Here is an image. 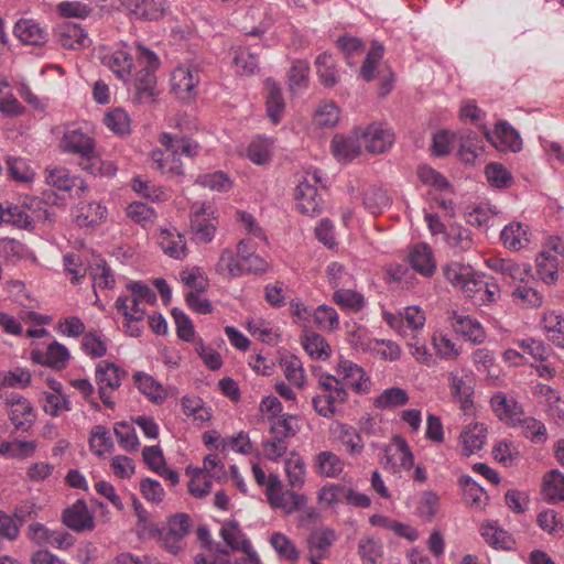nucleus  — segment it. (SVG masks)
Masks as SVG:
<instances>
[{
	"instance_id": "obj_5",
	"label": "nucleus",
	"mask_w": 564,
	"mask_h": 564,
	"mask_svg": "<svg viewBox=\"0 0 564 564\" xmlns=\"http://www.w3.org/2000/svg\"><path fill=\"white\" fill-rule=\"evenodd\" d=\"M321 183V174L317 170L307 171L299 180L295 188V198L299 210L302 214L313 216L322 209V198L316 185Z\"/></svg>"
},
{
	"instance_id": "obj_63",
	"label": "nucleus",
	"mask_w": 564,
	"mask_h": 564,
	"mask_svg": "<svg viewBox=\"0 0 564 564\" xmlns=\"http://www.w3.org/2000/svg\"><path fill=\"white\" fill-rule=\"evenodd\" d=\"M7 167L9 175L19 182H31L35 175L34 170L29 164L28 160L18 156L7 158Z\"/></svg>"
},
{
	"instance_id": "obj_32",
	"label": "nucleus",
	"mask_w": 564,
	"mask_h": 564,
	"mask_svg": "<svg viewBox=\"0 0 564 564\" xmlns=\"http://www.w3.org/2000/svg\"><path fill=\"white\" fill-rule=\"evenodd\" d=\"M63 522L72 530L85 531L94 528V520L84 501L78 500L63 513Z\"/></svg>"
},
{
	"instance_id": "obj_31",
	"label": "nucleus",
	"mask_w": 564,
	"mask_h": 564,
	"mask_svg": "<svg viewBox=\"0 0 564 564\" xmlns=\"http://www.w3.org/2000/svg\"><path fill=\"white\" fill-rule=\"evenodd\" d=\"M337 538L335 530L330 528L313 530L307 538L308 554H314L315 557H327Z\"/></svg>"
},
{
	"instance_id": "obj_6",
	"label": "nucleus",
	"mask_w": 564,
	"mask_h": 564,
	"mask_svg": "<svg viewBox=\"0 0 564 564\" xmlns=\"http://www.w3.org/2000/svg\"><path fill=\"white\" fill-rule=\"evenodd\" d=\"M199 70L193 65H180L171 74V89L183 101H191L196 96L199 84Z\"/></svg>"
},
{
	"instance_id": "obj_15",
	"label": "nucleus",
	"mask_w": 564,
	"mask_h": 564,
	"mask_svg": "<svg viewBox=\"0 0 564 564\" xmlns=\"http://www.w3.org/2000/svg\"><path fill=\"white\" fill-rule=\"evenodd\" d=\"M485 137L498 150L517 152L521 150V139L517 130L509 123H497L494 131L486 130Z\"/></svg>"
},
{
	"instance_id": "obj_42",
	"label": "nucleus",
	"mask_w": 564,
	"mask_h": 564,
	"mask_svg": "<svg viewBox=\"0 0 564 564\" xmlns=\"http://www.w3.org/2000/svg\"><path fill=\"white\" fill-rule=\"evenodd\" d=\"M107 217V208L100 203L90 202L79 208L75 223L82 228H93Z\"/></svg>"
},
{
	"instance_id": "obj_27",
	"label": "nucleus",
	"mask_w": 564,
	"mask_h": 564,
	"mask_svg": "<svg viewBox=\"0 0 564 564\" xmlns=\"http://www.w3.org/2000/svg\"><path fill=\"white\" fill-rule=\"evenodd\" d=\"M409 260L413 270L424 276H432L436 270V261L427 243L414 245L410 250Z\"/></svg>"
},
{
	"instance_id": "obj_22",
	"label": "nucleus",
	"mask_w": 564,
	"mask_h": 564,
	"mask_svg": "<svg viewBox=\"0 0 564 564\" xmlns=\"http://www.w3.org/2000/svg\"><path fill=\"white\" fill-rule=\"evenodd\" d=\"M69 357L68 349L57 341L51 344L45 351L40 349H33L31 351V359L33 362L55 370L66 368Z\"/></svg>"
},
{
	"instance_id": "obj_55",
	"label": "nucleus",
	"mask_w": 564,
	"mask_h": 564,
	"mask_svg": "<svg viewBox=\"0 0 564 564\" xmlns=\"http://www.w3.org/2000/svg\"><path fill=\"white\" fill-rule=\"evenodd\" d=\"M333 301L341 308L354 313L360 312L366 306L364 295L349 289V286L336 290L333 294Z\"/></svg>"
},
{
	"instance_id": "obj_18",
	"label": "nucleus",
	"mask_w": 564,
	"mask_h": 564,
	"mask_svg": "<svg viewBox=\"0 0 564 564\" xmlns=\"http://www.w3.org/2000/svg\"><path fill=\"white\" fill-rule=\"evenodd\" d=\"M486 264L510 283L524 282L532 271L531 265L528 263L519 264L513 260L503 258H489L486 260Z\"/></svg>"
},
{
	"instance_id": "obj_61",
	"label": "nucleus",
	"mask_w": 564,
	"mask_h": 564,
	"mask_svg": "<svg viewBox=\"0 0 564 564\" xmlns=\"http://www.w3.org/2000/svg\"><path fill=\"white\" fill-rule=\"evenodd\" d=\"M247 158L254 164L263 165L271 159V142L267 138L253 139L247 148Z\"/></svg>"
},
{
	"instance_id": "obj_58",
	"label": "nucleus",
	"mask_w": 564,
	"mask_h": 564,
	"mask_svg": "<svg viewBox=\"0 0 564 564\" xmlns=\"http://www.w3.org/2000/svg\"><path fill=\"white\" fill-rule=\"evenodd\" d=\"M127 217L143 228L152 226L156 219V212L141 202H133L126 209Z\"/></svg>"
},
{
	"instance_id": "obj_3",
	"label": "nucleus",
	"mask_w": 564,
	"mask_h": 564,
	"mask_svg": "<svg viewBox=\"0 0 564 564\" xmlns=\"http://www.w3.org/2000/svg\"><path fill=\"white\" fill-rule=\"evenodd\" d=\"M536 274L546 284H554L558 271H564V241L550 237L535 259Z\"/></svg>"
},
{
	"instance_id": "obj_44",
	"label": "nucleus",
	"mask_w": 564,
	"mask_h": 564,
	"mask_svg": "<svg viewBox=\"0 0 564 564\" xmlns=\"http://www.w3.org/2000/svg\"><path fill=\"white\" fill-rule=\"evenodd\" d=\"M337 440L347 448L351 456H358L364 452L365 444L357 430L348 424L338 423L335 427Z\"/></svg>"
},
{
	"instance_id": "obj_23",
	"label": "nucleus",
	"mask_w": 564,
	"mask_h": 564,
	"mask_svg": "<svg viewBox=\"0 0 564 564\" xmlns=\"http://www.w3.org/2000/svg\"><path fill=\"white\" fill-rule=\"evenodd\" d=\"M115 307L124 317V332L131 337H139L143 333L142 321L147 315L145 310H131L129 295H120L116 300Z\"/></svg>"
},
{
	"instance_id": "obj_45",
	"label": "nucleus",
	"mask_w": 564,
	"mask_h": 564,
	"mask_svg": "<svg viewBox=\"0 0 564 564\" xmlns=\"http://www.w3.org/2000/svg\"><path fill=\"white\" fill-rule=\"evenodd\" d=\"M89 448L98 457H104L115 448L112 436L104 425H95L89 434Z\"/></svg>"
},
{
	"instance_id": "obj_14",
	"label": "nucleus",
	"mask_w": 564,
	"mask_h": 564,
	"mask_svg": "<svg viewBox=\"0 0 564 564\" xmlns=\"http://www.w3.org/2000/svg\"><path fill=\"white\" fill-rule=\"evenodd\" d=\"M362 148L358 129L349 135L336 134L332 140V152L339 162H351L361 154Z\"/></svg>"
},
{
	"instance_id": "obj_36",
	"label": "nucleus",
	"mask_w": 564,
	"mask_h": 564,
	"mask_svg": "<svg viewBox=\"0 0 564 564\" xmlns=\"http://www.w3.org/2000/svg\"><path fill=\"white\" fill-rule=\"evenodd\" d=\"M316 473L323 477L336 478L344 470L343 459L330 451H323L314 459Z\"/></svg>"
},
{
	"instance_id": "obj_10",
	"label": "nucleus",
	"mask_w": 564,
	"mask_h": 564,
	"mask_svg": "<svg viewBox=\"0 0 564 564\" xmlns=\"http://www.w3.org/2000/svg\"><path fill=\"white\" fill-rule=\"evenodd\" d=\"M336 373L345 388L349 387L358 394H366L370 391V378L362 367L351 360L340 359L336 366Z\"/></svg>"
},
{
	"instance_id": "obj_49",
	"label": "nucleus",
	"mask_w": 564,
	"mask_h": 564,
	"mask_svg": "<svg viewBox=\"0 0 564 564\" xmlns=\"http://www.w3.org/2000/svg\"><path fill=\"white\" fill-rule=\"evenodd\" d=\"M133 380L139 391L151 401L159 403L165 399V390L152 376L138 371L133 375Z\"/></svg>"
},
{
	"instance_id": "obj_46",
	"label": "nucleus",
	"mask_w": 564,
	"mask_h": 564,
	"mask_svg": "<svg viewBox=\"0 0 564 564\" xmlns=\"http://www.w3.org/2000/svg\"><path fill=\"white\" fill-rule=\"evenodd\" d=\"M317 75L324 87H333L338 83L339 74L333 55L322 53L315 61Z\"/></svg>"
},
{
	"instance_id": "obj_52",
	"label": "nucleus",
	"mask_w": 564,
	"mask_h": 564,
	"mask_svg": "<svg viewBox=\"0 0 564 564\" xmlns=\"http://www.w3.org/2000/svg\"><path fill=\"white\" fill-rule=\"evenodd\" d=\"M160 141L165 149L172 151V154H176L177 156L185 155L193 158L197 154L199 148L198 144L191 139L173 137L166 132L161 134Z\"/></svg>"
},
{
	"instance_id": "obj_11",
	"label": "nucleus",
	"mask_w": 564,
	"mask_h": 564,
	"mask_svg": "<svg viewBox=\"0 0 564 564\" xmlns=\"http://www.w3.org/2000/svg\"><path fill=\"white\" fill-rule=\"evenodd\" d=\"M96 148L95 140L82 128L70 124L66 127L61 139V149L65 153L87 156L93 153Z\"/></svg>"
},
{
	"instance_id": "obj_28",
	"label": "nucleus",
	"mask_w": 564,
	"mask_h": 564,
	"mask_svg": "<svg viewBox=\"0 0 564 564\" xmlns=\"http://www.w3.org/2000/svg\"><path fill=\"white\" fill-rule=\"evenodd\" d=\"M127 7L138 19L150 21L163 18L169 10L166 0H129Z\"/></svg>"
},
{
	"instance_id": "obj_34",
	"label": "nucleus",
	"mask_w": 564,
	"mask_h": 564,
	"mask_svg": "<svg viewBox=\"0 0 564 564\" xmlns=\"http://www.w3.org/2000/svg\"><path fill=\"white\" fill-rule=\"evenodd\" d=\"M264 87L267 91V113L271 121L276 124L281 121L285 109V102L281 93V88L271 78L265 80Z\"/></svg>"
},
{
	"instance_id": "obj_24",
	"label": "nucleus",
	"mask_w": 564,
	"mask_h": 564,
	"mask_svg": "<svg viewBox=\"0 0 564 564\" xmlns=\"http://www.w3.org/2000/svg\"><path fill=\"white\" fill-rule=\"evenodd\" d=\"M102 62L123 83L132 80L133 57L126 48L113 51L106 55Z\"/></svg>"
},
{
	"instance_id": "obj_17",
	"label": "nucleus",
	"mask_w": 564,
	"mask_h": 564,
	"mask_svg": "<svg viewBox=\"0 0 564 564\" xmlns=\"http://www.w3.org/2000/svg\"><path fill=\"white\" fill-rule=\"evenodd\" d=\"M46 183L63 192L76 191L77 195L87 191V184L79 176L72 175L65 167H47L46 171Z\"/></svg>"
},
{
	"instance_id": "obj_8",
	"label": "nucleus",
	"mask_w": 564,
	"mask_h": 564,
	"mask_svg": "<svg viewBox=\"0 0 564 564\" xmlns=\"http://www.w3.org/2000/svg\"><path fill=\"white\" fill-rule=\"evenodd\" d=\"M384 322L402 336H406V330L417 332L425 325V313L419 306H406L398 314L390 312L383 313Z\"/></svg>"
},
{
	"instance_id": "obj_12",
	"label": "nucleus",
	"mask_w": 564,
	"mask_h": 564,
	"mask_svg": "<svg viewBox=\"0 0 564 564\" xmlns=\"http://www.w3.org/2000/svg\"><path fill=\"white\" fill-rule=\"evenodd\" d=\"M358 130L362 147L372 154L383 153L394 141L393 132L381 123H371L365 130Z\"/></svg>"
},
{
	"instance_id": "obj_51",
	"label": "nucleus",
	"mask_w": 564,
	"mask_h": 564,
	"mask_svg": "<svg viewBox=\"0 0 564 564\" xmlns=\"http://www.w3.org/2000/svg\"><path fill=\"white\" fill-rule=\"evenodd\" d=\"M183 413L187 417H192L193 422L200 426L212 419V409L205 406L202 399L196 397H183L182 399Z\"/></svg>"
},
{
	"instance_id": "obj_38",
	"label": "nucleus",
	"mask_w": 564,
	"mask_h": 564,
	"mask_svg": "<svg viewBox=\"0 0 564 564\" xmlns=\"http://www.w3.org/2000/svg\"><path fill=\"white\" fill-rule=\"evenodd\" d=\"M480 534L487 544L497 550H511L514 541L511 535L494 522L480 527Z\"/></svg>"
},
{
	"instance_id": "obj_33",
	"label": "nucleus",
	"mask_w": 564,
	"mask_h": 564,
	"mask_svg": "<svg viewBox=\"0 0 564 564\" xmlns=\"http://www.w3.org/2000/svg\"><path fill=\"white\" fill-rule=\"evenodd\" d=\"M449 388L452 395L460 403L463 410H468L471 404L473 387L471 377L458 371L451 372Z\"/></svg>"
},
{
	"instance_id": "obj_43",
	"label": "nucleus",
	"mask_w": 564,
	"mask_h": 564,
	"mask_svg": "<svg viewBox=\"0 0 564 564\" xmlns=\"http://www.w3.org/2000/svg\"><path fill=\"white\" fill-rule=\"evenodd\" d=\"M541 326L554 345L564 348V316L562 314L554 311L545 313Z\"/></svg>"
},
{
	"instance_id": "obj_56",
	"label": "nucleus",
	"mask_w": 564,
	"mask_h": 564,
	"mask_svg": "<svg viewBox=\"0 0 564 564\" xmlns=\"http://www.w3.org/2000/svg\"><path fill=\"white\" fill-rule=\"evenodd\" d=\"M358 553L365 564H376L383 555V545L380 539L365 535L358 541Z\"/></svg>"
},
{
	"instance_id": "obj_19",
	"label": "nucleus",
	"mask_w": 564,
	"mask_h": 564,
	"mask_svg": "<svg viewBox=\"0 0 564 564\" xmlns=\"http://www.w3.org/2000/svg\"><path fill=\"white\" fill-rule=\"evenodd\" d=\"M214 213L204 206H200L198 210L194 212L191 219V227L193 232V239L200 243L210 242L216 232L217 220L213 215Z\"/></svg>"
},
{
	"instance_id": "obj_41",
	"label": "nucleus",
	"mask_w": 564,
	"mask_h": 564,
	"mask_svg": "<svg viewBox=\"0 0 564 564\" xmlns=\"http://www.w3.org/2000/svg\"><path fill=\"white\" fill-rule=\"evenodd\" d=\"M391 197L380 186H370L364 194V206L371 215H380L391 206Z\"/></svg>"
},
{
	"instance_id": "obj_13",
	"label": "nucleus",
	"mask_w": 564,
	"mask_h": 564,
	"mask_svg": "<svg viewBox=\"0 0 564 564\" xmlns=\"http://www.w3.org/2000/svg\"><path fill=\"white\" fill-rule=\"evenodd\" d=\"M490 404L496 416L508 426H518L524 414L518 401L501 391L491 397Z\"/></svg>"
},
{
	"instance_id": "obj_1",
	"label": "nucleus",
	"mask_w": 564,
	"mask_h": 564,
	"mask_svg": "<svg viewBox=\"0 0 564 564\" xmlns=\"http://www.w3.org/2000/svg\"><path fill=\"white\" fill-rule=\"evenodd\" d=\"M138 64L141 67L134 75L135 98L141 104H151L156 96L155 72L160 67L158 55L148 47L137 46Z\"/></svg>"
},
{
	"instance_id": "obj_37",
	"label": "nucleus",
	"mask_w": 564,
	"mask_h": 564,
	"mask_svg": "<svg viewBox=\"0 0 564 564\" xmlns=\"http://www.w3.org/2000/svg\"><path fill=\"white\" fill-rule=\"evenodd\" d=\"M284 471L292 489H301L305 484L306 466L303 458L291 452L284 460Z\"/></svg>"
},
{
	"instance_id": "obj_29",
	"label": "nucleus",
	"mask_w": 564,
	"mask_h": 564,
	"mask_svg": "<svg viewBox=\"0 0 564 564\" xmlns=\"http://www.w3.org/2000/svg\"><path fill=\"white\" fill-rule=\"evenodd\" d=\"M156 239L166 256L177 260L185 258L186 240L176 229L162 228Z\"/></svg>"
},
{
	"instance_id": "obj_30",
	"label": "nucleus",
	"mask_w": 564,
	"mask_h": 564,
	"mask_svg": "<svg viewBox=\"0 0 564 564\" xmlns=\"http://www.w3.org/2000/svg\"><path fill=\"white\" fill-rule=\"evenodd\" d=\"M14 34L25 44L42 45L47 42L48 33L39 22L21 19L14 25Z\"/></svg>"
},
{
	"instance_id": "obj_21",
	"label": "nucleus",
	"mask_w": 564,
	"mask_h": 564,
	"mask_svg": "<svg viewBox=\"0 0 564 564\" xmlns=\"http://www.w3.org/2000/svg\"><path fill=\"white\" fill-rule=\"evenodd\" d=\"M238 257L243 264V274H263L270 270V262L256 253V247L250 239L238 242Z\"/></svg>"
},
{
	"instance_id": "obj_9",
	"label": "nucleus",
	"mask_w": 564,
	"mask_h": 564,
	"mask_svg": "<svg viewBox=\"0 0 564 564\" xmlns=\"http://www.w3.org/2000/svg\"><path fill=\"white\" fill-rule=\"evenodd\" d=\"M8 417L18 431L26 432L35 421L34 409L31 403L18 393H10L4 398Z\"/></svg>"
},
{
	"instance_id": "obj_7",
	"label": "nucleus",
	"mask_w": 564,
	"mask_h": 564,
	"mask_svg": "<svg viewBox=\"0 0 564 564\" xmlns=\"http://www.w3.org/2000/svg\"><path fill=\"white\" fill-rule=\"evenodd\" d=\"M127 375L117 365L109 361H100L96 369V381L98 383V392L102 403L112 408L113 402L110 400L109 392L115 391L121 386L122 378Z\"/></svg>"
},
{
	"instance_id": "obj_2",
	"label": "nucleus",
	"mask_w": 564,
	"mask_h": 564,
	"mask_svg": "<svg viewBox=\"0 0 564 564\" xmlns=\"http://www.w3.org/2000/svg\"><path fill=\"white\" fill-rule=\"evenodd\" d=\"M318 387L323 393L313 397L312 405L318 415L332 419L337 412V405L348 400V391L341 380L330 373L318 376Z\"/></svg>"
},
{
	"instance_id": "obj_25",
	"label": "nucleus",
	"mask_w": 564,
	"mask_h": 564,
	"mask_svg": "<svg viewBox=\"0 0 564 564\" xmlns=\"http://www.w3.org/2000/svg\"><path fill=\"white\" fill-rule=\"evenodd\" d=\"M487 440V427L484 423L475 422L464 426L459 435L462 451L470 456L480 451Z\"/></svg>"
},
{
	"instance_id": "obj_35",
	"label": "nucleus",
	"mask_w": 564,
	"mask_h": 564,
	"mask_svg": "<svg viewBox=\"0 0 564 564\" xmlns=\"http://www.w3.org/2000/svg\"><path fill=\"white\" fill-rule=\"evenodd\" d=\"M215 271L223 276L235 279L243 275V264L241 263L238 251L225 248L221 250L218 261L215 264Z\"/></svg>"
},
{
	"instance_id": "obj_39",
	"label": "nucleus",
	"mask_w": 564,
	"mask_h": 564,
	"mask_svg": "<svg viewBox=\"0 0 564 564\" xmlns=\"http://www.w3.org/2000/svg\"><path fill=\"white\" fill-rule=\"evenodd\" d=\"M500 239L506 248L518 251L529 243L527 227L520 223H511L501 231Z\"/></svg>"
},
{
	"instance_id": "obj_60",
	"label": "nucleus",
	"mask_w": 564,
	"mask_h": 564,
	"mask_svg": "<svg viewBox=\"0 0 564 564\" xmlns=\"http://www.w3.org/2000/svg\"><path fill=\"white\" fill-rule=\"evenodd\" d=\"M445 239L451 248L466 251L473 247V238L469 229L462 226H451L445 232Z\"/></svg>"
},
{
	"instance_id": "obj_57",
	"label": "nucleus",
	"mask_w": 564,
	"mask_h": 564,
	"mask_svg": "<svg viewBox=\"0 0 564 564\" xmlns=\"http://www.w3.org/2000/svg\"><path fill=\"white\" fill-rule=\"evenodd\" d=\"M127 290L131 293L129 296V305L131 310H145L144 303H154L155 293L144 283L134 281L127 284Z\"/></svg>"
},
{
	"instance_id": "obj_64",
	"label": "nucleus",
	"mask_w": 564,
	"mask_h": 564,
	"mask_svg": "<svg viewBox=\"0 0 564 564\" xmlns=\"http://www.w3.org/2000/svg\"><path fill=\"white\" fill-rule=\"evenodd\" d=\"M315 324L323 330H335L339 327L337 311L329 305H318L313 312Z\"/></svg>"
},
{
	"instance_id": "obj_53",
	"label": "nucleus",
	"mask_w": 564,
	"mask_h": 564,
	"mask_svg": "<svg viewBox=\"0 0 564 564\" xmlns=\"http://www.w3.org/2000/svg\"><path fill=\"white\" fill-rule=\"evenodd\" d=\"M281 367L286 380L291 386L299 389H303L305 387L306 377L303 364L300 358L294 355L288 356L281 359Z\"/></svg>"
},
{
	"instance_id": "obj_54",
	"label": "nucleus",
	"mask_w": 564,
	"mask_h": 564,
	"mask_svg": "<svg viewBox=\"0 0 564 564\" xmlns=\"http://www.w3.org/2000/svg\"><path fill=\"white\" fill-rule=\"evenodd\" d=\"M543 495L547 501H564V475L553 469L544 476Z\"/></svg>"
},
{
	"instance_id": "obj_48",
	"label": "nucleus",
	"mask_w": 564,
	"mask_h": 564,
	"mask_svg": "<svg viewBox=\"0 0 564 564\" xmlns=\"http://www.w3.org/2000/svg\"><path fill=\"white\" fill-rule=\"evenodd\" d=\"M152 163L155 169L164 174L171 176H180L183 174V165L176 154H172V151L167 149L163 152L161 150H154L151 154Z\"/></svg>"
},
{
	"instance_id": "obj_62",
	"label": "nucleus",
	"mask_w": 564,
	"mask_h": 564,
	"mask_svg": "<svg viewBox=\"0 0 564 564\" xmlns=\"http://www.w3.org/2000/svg\"><path fill=\"white\" fill-rule=\"evenodd\" d=\"M409 395L402 388L386 389L376 400L375 406L381 410L401 406L408 403Z\"/></svg>"
},
{
	"instance_id": "obj_40",
	"label": "nucleus",
	"mask_w": 564,
	"mask_h": 564,
	"mask_svg": "<svg viewBox=\"0 0 564 564\" xmlns=\"http://www.w3.org/2000/svg\"><path fill=\"white\" fill-rule=\"evenodd\" d=\"M25 108L13 95L8 79L0 75V112L4 117H18L23 115Z\"/></svg>"
},
{
	"instance_id": "obj_47",
	"label": "nucleus",
	"mask_w": 564,
	"mask_h": 564,
	"mask_svg": "<svg viewBox=\"0 0 564 564\" xmlns=\"http://www.w3.org/2000/svg\"><path fill=\"white\" fill-rule=\"evenodd\" d=\"M458 484L463 489L465 501L473 508L482 509L486 506L487 495L469 475H462Z\"/></svg>"
},
{
	"instance_id": "obj_59",
	"label": "nucleus",
	"mask_w": 564,
	"mask_h": 564,
	"mask_svg": "<svg viewBox=\"0 0 564 564\" xmlns=\"http://www.w3.org/2000/svg\"><path fill=\"white\" fill-rule=\"evenodd\" d=\"M82 349L90 358H101L107 354L108 343L102 334L87 332L82 338Z\"/></svg>"
},
{
	"instance_id": "obj_16",
	"label": "nucleus",
	"mask_w": 564,
	"mask_h": 564,
	"mask_svg": "<svg viewBox=\"0 0 564 564\" xmlns=\"http://www.w3.org/2000/svg\"><path fill=\"white\" fill-rule=\"evenodd\" d=\"M58 43L68 50H82L90 45V39L80 24L63 22L55 29Z\"/></svg>"
},
{
	"instance_id": "obj_4",
	"label": "nucleus",
	"mask_w": 564,
	"mask_h": 564,
	"mask_svg": "<svg viewBox=\"0 0 564 564\" xmlns=\"http://www.w3.org/2000/svg\"><path fill=\"white\" fill-rule=\"evenodd\" d=\"M297 489L284 490L283 484L276 474H271V481L265 490V498L269 506L274 510H281L283 514L290 516L295 511L302 510L307 498L299 494Z\"/></svg>"
},
{
	"instance_id": "obj_20",
	"label": "nucleus",
	"mask_w": 564,
	"mask_h": 564,
	"mask_svg": "<svg viewBox=\"0 0 564 564\" xmlns=\"http://www.w3.org/2000/svg\"><path fill=\"white\" fill-rule=\"evenodd\" d=\"M449 319L455 333L464 336L474 344H481L486 339V333L477 318L453 311Z\"/></svg>"
},
{
	"instance_id": "obj_50",
	"label": "nucleus",
	"mask_w": 564,
	"mask_h": 564,
	"mask_svg": "<svg viewBox=\"0 0 564 564\" xmlns=\"http://www.w3.org/2000/svg\"><path fill=\"white\" fill-rule=\"evenodd\" d=\"M80 159L82 169L94 176L111 177L117 173L116 164L112 161L102 160L95 154V151Z\"/></svg>"
},
{
	"instance_id": "obj_26",
	"label": "nucleus",
	"mask_w": 564,
	"mask_h": 564,
	"mask_svg": "<svg viewBox=\"0 0 564 564\" xmlns=\"http://www.w3.org/2000/svg\"><path fill=\"white\" fill-rule=\"evenodd\" d=\"M219 535L226 543V549L230 552H250L253 550L250 540L241 530L237 521H227L221 524Z\"/></svg>"
}]
</instances>
